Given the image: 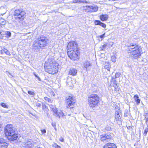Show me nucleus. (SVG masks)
<instances>
[{"label":"nucleus","mask_w":148,"mask_h":148,"mask_svg":"<svg viewBox=\"0 0 148 148\" xmlns=\"http://www.w3.org/2000/svg\"><path fill=\"white\" fill-rule=\"evenodd\" d=\"M36 105L37 107H40L41 106V104L38 102L36 103Z\"/></svg>","instance_id":"nucleus-38"},{"label":"nucleus","mask_w":148,"mask_h":148,"mask_svg":"<svg viewBox=\"0 0 148 148\" xmlns=\"http://www.w3.org/2000/svg\"><path fill=\"white\" fill-rule=\"evenodd\" d=\"M87 100L89 106L92 108L99 104V97L96 94H93L90 95Z\"/></svg>","instance_id":"nucleus-5"},{"label":"nucleus","mask_w":148,"mask_h":148,"mask_svg":"<svg viewBox=\"0 0 148 148\" xmlns=\"http://www.w3.org/2000/svg\"><path fill=\"white\" fill-rule=\"evenodd\" d=\"M113 44V42H110L108 45L112 47Z\"/></svg>","instance_id":"nucleus-42"},{"label":"nucleus","mask_w":148,"mask_h":148,"mask_svg":"<svg viewBox=\"0 0 148 148\" xmlns=\"http://www.w3.org/2000/svg\"><path fill=\"white\" fill-rule=\"evenodd\" d=\"M51 125L52 126L54 127V128L55 130H56V123H53L52 122L51 123Z\"/></svg>","instance_id":"nucleus-36"},{"label":"nucleus","mask_w":148,"mask_h":148,"mask_svg":"<svg viewBox=\"0 0 148 148\" xmlns=\"http://www.w3.org/2000/svg\"><path fill=\"white\" fill-rule=\"evenodd\" d=\"M28 93L29 95L32 96H34L35 95V93L33 90V91H28Z\"/></svg>","instance_id":"nucleus-28"},{"label":"nucleus","mask_w":148,"mask_h":148,"mask_svg":"<svg viewBox=\"0 0 148 148\" xmlns=\"http://www.w3.org/2000/svg\"><path fill=\"white\" fill-rule=\"evenodd\" d=\"M108 17L107 14H102L100 16V19L102 21H107Z\"/></svg>","instance_id":"nucleus-17"},{"label":"nucleus","mask_w":148,"mask_h":148,"mask_svg":"<svg viewBox=\"0 0 148 148\" xmlns=\"http://www.w3.org/2000/svg\"><path fill=\"white\" fill-rule=\"evenodd\" d=\"M6 35L9 37H10L11 36V33L9 32H7L6 33Z\"/></svg>","instance_id":"nucleus-37"},{"label":"nucleus","mask_w":148,"mask_h":148,"mask_svg":"<svg viewBox=\"0 0 148 148\" xmlns=\"http://www.w3.org/2000/svg\"><path fill=\"white\" fill-rule=\"evenodd\" d=\"M104 68L105 69H107L109 71H110V64L108 62H105Z\"/></svg>","instance_id":"nucleus-21"},{"label":"nucleus","mask_w":148,"mask_h":148,"mask_svg":"<svg viewBox=\"0 0 148 148\" xmlns=\"http://www.w3.org/2000/svg\"><path fill=\"white\" fill-rule=\"evenodd\" d=\"M68 80L67 81V84H68V85H69L70 84H69V82H68Z\"/></svg>","instance_id":"nucleus-54"},{"label":"nucleus","mask_w":148,"mask_h":148,"mask_svg":"<svg viewBox=\"0 0 148 148\" xmlns=\"http://www.w3.org/2000/svg\"><path fill=\"white\" fill-rule=\"evenodd\" d=\"M111 127L109 126L106 127V130L108 131H110L111 130Z\"/></svg>","instance_id":"nucleus-39"},{"label":"nucleus","mask_w":148,"mask_h":148,"mask_svg":"<svg viewBox=\"0 0 148 148\" xmlns=\"http://www.w3.org/2000/svg\"><path fill=\"white\" fill-rule=\"evenodd\" d=\"M44 99L46 101H47L48 103H51L52 102V101L51 100V99L47 97H45Z\"/></svg>","instance_id":"nucleus-29"},{"label":"nucleus","mask_w":148,"mask_h":148,"mask_svg":"<svg viewBox=\"0 0 148 148\" xmlns=\"http://www.w3.org/2000/svg\"><path fill=\"white\" fill-rule=\"evenodd\" d=\"M1 125L0 124V127H1Z\"/></svg>","instance_id":"nucleus-55"},{"label":"nucleus","mask_w":148,"mask_h":148,"mask_svg":"<svg viewBox=\"0 0 148 148\" xmlns=\"http://www.w3.org/2000/svg\"><path fill=\"white\" fill-rule=\"evenodd\" d=\"M6 73L7 74H8L9 75H10L11 76V77H13V76L12 75V74L10 73L9 71H6Z\"/></svg>","instance_id":"nucleus-44"},{"label":"nucleus","mask_w":148,"mask_h":148,"mask_svg":"<svg viewBox=\"0 0 148 148\" xmlns=\"http://www.w3.org/2000/svg\"><path fill=\"white\" fill-rule=\"evenodd\" d=\"M59 140L62 142H63L64 141V139L62 137H60L59 138Z\"/></svg>","instance_id":"nucleus-46"},{"label":"nucleus","mask_w":148,"mask_h":148,"mask_svg":"<svg viewBox=\"0 0 148 148\" xmlns=\"http://www.w3.org/2000/svg\"><path fill=\"white\" fill-rule=\"evenodd\" d=\"M41 131L42 134L45 133L46 132V130L45 129L42 130Z\"/></svg>","instance_id":"nucleus-49"},{"label":"nucleus","mask_w":148,"mask_h":148,"mask_svg":"<svg viewBox=\"0 0 148 148\" xmlns=\"http://www.w3.org/2000/svg\"><path fill=\"white\" fill-rule=\"evenodd\" d=\"M121 75V74L120 73H116L115 75V78H117L118 77H120Z\"/></svg>","instance_id":"nucleus-34"},{"label":"nucleus","mask_w":148,"mask_h":148,"mask_svg":"<svg viewBox=\"0 0 148 148\" xmlns=\"http://www.w3.org/2000/svg\"><path fill=\"white\" fill-rule=\"evenodd\" d=\"M107 45V44L106 43H105L103 45H101L100 47V50H103Z\"/></svg>","instance_id":"nucleus-27"},{"label":"nucleus","mask_w":148,"mask_h":148,"mask_svg":"<svg viewBox=\"0 0 148 148\" xmlns=\"http://www.w3.org/2000/svg\"><path fill=\"white\" fill-rule=\"evenodd\" d=\"M134 98L135 101L136 102V104L138 105L140 103V100L139 99V97L138 95H134Z\"/></svg>","instance_id":"nucleus-20"},{"label":"nucleus","mask_w":148,"mask_h":148,"mask_svg":"<svg viewBox=\"0 0 148 148\" xmlns=\"http://www.w3.org/2000/svg\"><path fill=\"white\" fill-rule=\"evenodd\" d=\"M34 75L35 76V77H36L38 79V80L39 81H41V79L39 77L37 76V75H36L35 73H34Z\"/></svg>","instance_id":"nucleus-40"},{"label":"nucleus","mask_w":148,"mask_h":148,"mask_svg":"<svg viewBox=\"0 0 148 148\" xmlns=\"http://www.w3.org/2000/svg\"><path fill=\"white\" fill-rule=\"evenodd\" d=\"M15 128L13 127L11 125H7L5 130V135L8 136L9 140L13 141L16 140L18 136L16 132Z\"/></svg>","instance_id":"nucleus-4"},{"label":"nucleus","mask_w":148,"mask_h":148,"mask_svg":"<svg viewBox=\"0 0 148 148\" xmlns=\"http://www.w3.org/2000/svg\"><path fill=\"white\" fill-rule=\"evenodd\" d=\"M78 3H82V0H78Z\"/></svg>","instance_id":"nucleus-52"},{"label":"nucleus","mask_w":148,"mask_h":148,"mask_svg":"<svg viewBox=\"0 0 148 148\" xmlns=\"http://www.w3.org/2000/svg\"><path fill=\"white\" fill-rule=\"evenodd\" d=\"M36 148H42L41 147H40V146L38 145L37 146Z\"/></svg>","instance_id":"nucleus-53"},{"label":"nucleus","mask_w":148,"mask_h":148,"mask_svg":"<svg viewBox=\"0 0 148 148\" xmlns=\"http://www.w3.org/2000/svg\"><path fill=\"white\" fill-rule=\"evenodd\" d=\"M73 3H78V0H75L73 1Z\"/></svg>","instance_id":"nucleus-50"},{"label":"nucleus","mask_w":148,"mask_h":148,"mask_svg":"<svg viewBox=\"0 0 148 148\" xmlns=\"http://www.w3.org/2000/svg\"><path fill=\"white\" fill-rule=\"evenodd\" d=\"M94 23L96 25H99L102 27L104 28H105L106 27V25L101 22L99 20H95L94 22Z\"/></svg>","instance_id":"nucleus-12"},{"label":"nucleus","mask_w":148,"mask_h":148,"mask_svg":"<svg viewBox=\"0 0 148 148\" xmlns=\"http://www.w3.org/2000/svg\"><path fill=\"white\" fill-rule=\"evenodd\" d=\"M66 105L68 108H73V104L75 102V99L74 97L72 95H69L66 97Z\"/></svg>","instance_id":"nucleus-7"},{"label":"nucleus","mask_w":148,"mask_h":148,"mask_svg":"<svg viewBox=\"0 0 148 148\" xmlns=\"http://www.w3.org/2000/svg\"><path fill=\"white\" fill-rule=\"evenodd\" d=\"M49 106L51 108L52 111H53L54 113V114L58 111L57 110L56 107L55 106H53L52 104H50L49 105Z\"/></svg>","instance_id":"nucleus-22"},{"label":"nucleus","mask_w":148,"mask_h":148,"mask_svg":"<svg viewBox=\"0 0 148 148\" xmlns=\"http://www.w3.org/2000/svg\"><path fill=\"white\" fill-rule=\"evenodd\" d=\"M77 73V70L75 69L74 68H71L69 70V74L74 76L76 75Z\"/></svg>","instance_id":"nucleus-18"},{"label":"nucleus","mask_w":148,"mask_h":148,"mask_svg":"<svg viewBox=\"0 0 148 148\" xmlns=\"http://www.w3.org/2000/svg\"><path fill=\"white\" fill-rule=\"evenodd\" d=\"M90 64L88 61H86L85 62L84 64V67L86 69H87L88 66H90Z\"/></svg>","instance_id":"nucleus-25"},{"label":"nucleus","mask_w":148,"mask_h":148,"mask_svg":"<svg viewBox=\"0 0 148 148\" xmlns=\"http://www.w3.org/2000/svg\"><path fill=\"white\" fill-rule=\"evenodd\" d=\"M6 23V21L4 19L2 18L0 19V25H5Z\"/></svg>","instance_id":"nucleus-26"},{"label":"nucleus","mask_w":148,"mask_h":148,"mask_svg":"<svg viewBox=\"0 0 148 148\" xmlns=\"http://www.w3.org/2000/svg\"><path fill=\"white\" fill-rule=\"evenodd\" d=\"M8 146V143L5 142L0 145V148H7Z\"/></svg>","instance_id":"nucleus-24"},{"label":"nucleus","mask_w":148,"mask_h":148,"mask_svg":"<svg viewBox=\"0 0 148 148\" xmlns=\"http://www.w3.org/2000/svg\"><path fill=\"white\" fill-rule=\"evenodd\" d=\"M148 132V127H147L145 129L144 131L143 134L145 136H146L147 134V132Z\"/></svg>","instance_id":"nucleus-31"},{"label":"nucleus","mask_w":148,"mask_h":148,"mask_svg":"<svg viewBox=\"0 0 148 148\" xmlns=\"http://www.w3.org/2000/svg\"><path fill=\"white\" fill-rule=\"evenodd\" d=\"M54 115L56 116H58L59 118L60 117H63L65 116L64 114L61 110L57 111V112L54 114Z\"/></svg>","instance_id":"nucleus-16"},{"label":"nucleus","mask_w":148,"mask_h":148,"mask_svg":"<svg viewBox=\"0 0 148 148\" xmlns=\"http://www.w3.org/2000/svg\"><path fill=\"white\" fill-rule=\"evenodd\" d=\"M4 53H5L6 54L8 55H10L9 51L5 48L2 49L0 51V53L1 54H3Z\"/></svg>","instance_id":"nucleus-19"},{"label":"nucleus","mask_w":148,"mask_h":148,"mask_svg":"<svg viewBox=\"0 0 148 148\" xmlns=\"http://www.w3.org/2000/svg\"><path fill=\"white\" fill-rule=\"evenodd\" d=\"M112 60L113 62H114L116 61V58L114 56H112L111 57Z\"/></svg>","instance_id":"nucleus-35"},{"label":"nucleus","mask_w":148,"mask_h":148,"mask_svg":"<svg viewBox=\"0 0 148 148\" xmlns=\"http://www.w3.org/2000/svg\"><path fill=\"white\" fill-rule=\"evenodd\" d=\"M25 148H32L33 145L32 143V141L31 140H29L25 144Z\"/></svg>","instance_id":"nucleus-13"},{"label":"nucleus","mask_w":148,"mask_h":148,"mask_svg":"<svg viewBox=\"0 0 148 148\" xmlns=\"http://www.w3.org/2000/svg\"><path fill=\"white\" fill-rule=\"evenodd\" d=\"M49 40L45 36H42L38 38L33 42L32 49L36 51H39L40 49L46 46Z\"/></svg>","instance_id":"nucleus-1"},{"label":"nucleus","mask_w":148,"mask_h":148,"mask_svg":"<svg viewBox=\"0 0 148 148\" xmlns=\"http://www.w3.org/2000/svg\"><path fill=\"white\" fill-rule=\"evenodd\" d=\"M105 33H104V34H103L102 35H100V37L102 39L103 38H104V36L105 35Z\"/></svg>","instance_id":"nucleus-47"},{"label":"nucleus","mask_w":148,"mask_h":148,"mask_svg":"<svg viewBox=\"0 0 148 148\" xmlns=\"http://www.w3.org/2000/svg\"><path fill=\"white\" fill-rule=\"evenodd\" d=\"M112 81L114 82V84H115V82L116 81L115 79L114 78V77H112Z\"/></svg>","instance_id":"nucleus-48"},{"label":"nucleus","mask_w":148,"mask_h":148,"mask_svg":"<svg viewBox=\"0 0 148 148\" xmlns=\"http://www.w3.org/2000/svg\"><path fill=\"white\" fill-rule=\"evenodd\" d=\"M53 146L54 147H55V148H61L60 146L58 145L56 143H54L53 145Z\"/></svg>","instance_id":"nucleus-33"},{"label":"nucleus","mask_w":148,"mask_h":148,"mask_svg":"<svg viewBox=\"0 0 148 148\" xmlns=\"http://www.w3.org/2000/svg\"><path fill=\"white\" fill-rule=\"evenodd\" d=\"M121 113L120 112V111L119 110L116 111L115 112V119L116 121H119L121 119Z\"/></svg>","instance_id":"nucleus-15"},{"label":"nucleus","mask_w":148,"mask_h":148,"mask_svg":"<svg viewBox=\"0 0 148 148\" xmlns=\"http://www.w3.org/2000/svg\"><path fill=\"white\" fill-rule=\"evenodd\" d=\"M1 106L2 107L5 108H8V106L4 103H2L1 104Z\"/></svg>","instance_id":"nucleus-32"},{"label":"nucleus","mask_w":148,"mask_h":148,"mask_svg":"<svg viewBox=\"0 0 148 148\" xmlns=\"http://www.w3.org/2000/svg\"><path fill=\"white\" fill-rule=\"evenodd\" d=\"M146 122L147 127H148V118H147L146 119Z\"/></svg>","instance_id":"nucleus-51"},{"label":"nucleus","mask_w":148,"mask_h":148,"mask_svg":"<svg viewBox=\"0 0 148 148\" xmlns=\"http://www.w3.org/2000/svg\"><path fill=\"white\" fill-rule=\"evenodd\" d=\"M42 109L45 112H47L49 110V109L47 106L45 104H42Z\"/></svg>","instance_id":"nucleus-23"},{"label":"nucleus","mask_w":148,"mask_h":148,"mask_svg":"<svg viewBox=\"0 0 148 148\" xmlns=\"http://www.w3.org/2000/svg\"><path fill=\"white\" fill-rule=\"evenodd\" d=\"M82 3H89L90 2L89 1H87L85 0H82Z\"/></svg>","instance_id":"nucleus-41"},{"label":"nucleus","mask_w":148,"mask_h":148,"mask_svg":"<svg viewBox=\"0 0 148 148\" xmlns=\"http://www.w3.org/2000/svg\"><path fill=\"white\" fill-rule=\"evenodd\" d=\"M100 137L101 140L104 141L110 138V136L107 134H103L100 135Z\"/></svg>","instance_id":"nucleus-11"},{"label":"nucleus","mask_w":148,"mask_h":148,"mask_svg":"<svg viewBox=\"0 0 148 148\" xmlns=\"http://www.w3.org/2000/svg\"><path fill=\"white\" fill-rule=\"evenodd\" d=\"M84 10L87 12H93L98 10V8L97 5H86L83 6Z\"/></svg>","instance_id":"nucleus-9"},{"label":"nucleus","mask_w":148,"mask_h":148,"mask_svg":"<svg viewBox=\"0 0 148 148\" xmlns=\"http://www.w3.org/2000/svg\"><path fill=\"white\" fill-rule=\"evenodd\" d=\"M68 51H78V45L76 42L74 41L70 42L67 45Z\"/></svg>","instance_id":"nucleus-8"},{"label":"nucleus","mask_w":148,"mask_h":148,"mask_svg":"<svg viewBox=\"0 0 148 148\" xmlns=\"http://www.w3.org/2000/svg\"><path fill=\"white\" fill-rule=\"evenodd\" d=\"M6 73L7 74H8L9 75H10L11 76V77H13V76L12 75V74L10 73L9 71H6Z\"/></svg>","instance_id":"nucleus-45"},{"label":"nucleus","mask_w":148,"mask_h":148,"mask_svg":"<svg viewBox=\"0 0 148 148\" xmlns=\"http://www.w3.org/2000/svg\"><path fill=\"white\" fill-rule=\"evenodd\" d=\"M58 64L55 61L46 62L45 65V71L48 73L54 74L58 72Z\"/></svg>","instance_id":"nucleus-3"},{"label":"nucleus","mask_w":148,"mask_h":148,"mask_svg":"<svg viewBox=\"0 0 148 148\" xmlns=\"http://www.w3.org/2000/svg\"><path fill=\"white\" fill-rule=\"evenodd\" d=\"M103 148H116V146L113 143H108L104 145Z\"/></svg>","instance_id":"nucleus-14"},{"label":"nucleus","mask_w":148,"mask_h":148,"mask_svg":"<svg viewBox=\"0 0 148 148\" xmlns=\"http://www.w3.org/2000/svg\"><path fill=\"white\" fill-rule=\"evenodd\" d=\"M78 51H67L68 55L69 58L73 60H76L78 59Z\"/></svg>","instance_id":"nucleus-10"},{"label":"nucleus","mask_w":148,"mask_h":148,"mask_svg":"<svg viewBox=\"0 0 148 148\" xmlns=\"http://www.w3.org/2000/svg\"><path fill=\"white\" fill-rule=\"evenodd\" d=\"M6 73L7 74H8L9 75H10L11 76V77H13V76L12 75V74L10 73L9 71H6Z\"/></svg>","instance_id":"nucleus-43"},{"label":"nucleus","mask_w":148,"mask_h":148,"mask_svg":"<svg viewBox=\"0 0 148 148\" xmlns=\"http://www.w3.org/2000/svg\"><path fill=\"white\" fill-rule=\"evenodd\" d=\"M6 142V140L3 138H0V145Z\"/></svg>","instance_id":"nucleus-30"},{"label":"nucleus","mask_w":148,"mask_h":148,"mask_svg":"<svg viewBox=\"0 0 148 148\" xmlns=\"http://www.w3.org/2000/svg\"><path fill=\"white\" fill-rule=\"evenodd\" d=\"M25 14L26 13L22 9H17L14 11V16L16 20L20 21L23 20Z\"/></svg>","instance_id":"nucleus-6"},{"label":"nucleus","mask_w":148,"mask_h":148,"mask_svg":"<svg viewBox=\"0 0 148 148\" xmlns=\"http://www.w3.org/2000/svg\"><path fill=\"white\" fill-rule=\"evenodd\" d=\"M128 52L130 56L134 59L140 57L141 54V47L140 46L131 43L128 46Z\"/></svg>","instance_id":"nucleus-2"}]
</instances>
